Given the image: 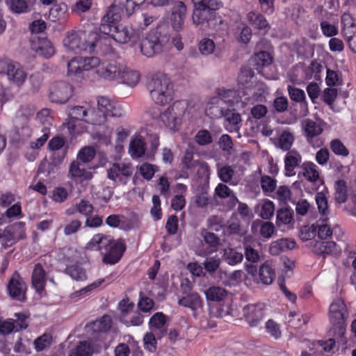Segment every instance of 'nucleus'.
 Instances as JSON below:
<instances>
[{
    "mask_svg": "<svg viewBox=\"0 0 356 356\" xmlns=\"http://www.w3.org/2000/svg\"><path fill=\"white\" fill-rule=\"evenodd\" d=\"M186 6L182 1H178L173 7L171 15V24L173 29L176 31H180L184 25Z\"/></svg>",
    "mask_w": 356,
    "mask_h": 356,
    "instance_id": "obj_19",
    "label": "nucleus"
},
{
    "mask_svg": "<svg viewBox=\"0 0 356 356\" xmlns=\"http://www.w3.org/2000/svg\"><path fill=\"white\" fill-rule=\"evenodd\" d=\"M175 113H161L160 117L165 125L170 129L177 131L181 123V118L176 117Z\"/></svg>",
    "mask_w": 356,
    "mask_h": 356,
    "instance_id": "obj_37",
    "label": "nucleus"
},
{
    "mask_svg": "<svg viewBox=\"0 0 356 356\" xmlns=\"http://www.w3.org/2000/svg\"><path fill=\"white\" fill-rule=\"evenodd\" d=\"M95 156V149L88 146L82 148L78 153L77 159L83 163L91 161Z\"/></svg>",
    "mask_w": 356,
    "mask_h": 356,
    "instance_id": "obj_53",
    "label": "nucleus"
},
{
    "mask_svg": "<svg viewBox=\"0 0 356 356\" xmlns=\"http://www.w3.org/2000/svg\"><path fill=\"white\" fill-rule=\"evenodd\" d=\"M32 48L38 55L44 58H49L54 54L51 42L45 38H38L37 41L33 42Z\"/></svg>",
    "mask_w": 356,
    "mask_h": 356,
    "instance_id": "obj_25",
    "label": "nucleus"
},
{
    "mask_svg": "<svg viewBox=\"0 0 356 356\" xmlns=\"http://www.w3.org/2000/svg\"><path fill=\"white\" fill-rule=\"evenodd\" d=\"M97 107L99 111H115L124 109L121 104L105 97H100L97 99Z\"/></svg>",
    "mask_w": 356,
    "mask_h": 356,
    "instance_id": "obj_32",
    "label": "nucleus"
},
{
    "mask_svg": "<svg viewBox=\"0 0 356 356\" xmlns=\"http://www.w3.org/2000/svg\"><path fill=\"white\" fill-rule=\"evenodd\" d=\"M341 23L343 26V33L347 39L349 47L353 52H355V42H353V44L352 43L355 33L354 19L350 14L344 13L341 17Z\"/></svg>",
    "mask_w": 356,
    "mask_h": 356,
    "instance_id": "obj_20",
    "label": "nucleus"
},
{
    "mask_svg": "<svg viewBox=\"0 0 356 356\" xmlns=\"http://www.w3.org/2000/svg\"><path fill=\"white\" fill-rule=\"evenodd\" d=\"M166 322V316L163 312H156L149 318V329H161L165 325Z\"/></svg>",
    "mask_w": 356,
    "mask_h": 356,
    "instance_id": "obj_46",
    "label": "nucleus"
},
{
    "mask_svg": "<svg viewBox=\"0 0 356 356\" xmlns=\"http://www.w3.org/2000/svg\"><path fill=\"white\" fill-rule=\"evenodd\" d=\"M73 88L65 81L55 82L51 87L49 99L56 104H65L72 97Z\"/></svg>",
    "mask_w": 356,
    "mask_h": 356,
    "instance_id": "obj_14",
    "label": "nucleus"
},
{
    "mask_svg": "<svg viewBox=\"0 0 356 356\" xmlns=\"http://www.w3.org/2000/svg\"><path fill=\"white\" fill-rule=\"evenodd\" d=\"M222 260L230 266L240 264L243 259V254L235 248H227L223 250Z\"/></svg>",
    "mask_w": 356,
    "mask_h": 356,
    "instance_id": "obj_30",
    "label": "nucleus"
},
{
    "mask_svg": "<svg viewBox=\"0 0 356 356\" xmlns=\"http://www.w3.org/2000/svg\"><path fill=\"white\" fill-rule=\"evenodd\" d=\"M329 318L333 325L334 336L339 337V340L343 343H346L344 337L346 332L345 319L348 316V310L344 301L337 298L333 300L329 309Z\"/></svg>",
    "mask_w": 356,
    "mask_h": 356,
    "instance_id": "obj_8",
    "label": "nucleus"
},
{
    "mask_svg": "<svg viewBox=\"0 0 356 356\" xmlns=\"http://www.w3.org/2000/svg\"><path fill=\"white\" fill-rule=\"evenodd\" d=\"M140 312L139 310L131 312L128 316H124L121 322L129 327L140 326L144 322V316Z\"/></svg>",
    "mask_w": 356,
    "mask_h": 356,
    "instance_id": "obj_39",
    "label": "nucleus"
},
{
    "mask_svg": "<svg viewBox=\"0 0 356 356\" xmlns=\"http://www.w3.org/2000/svg\"><path fill=\"white\" fill-rule=\"evenodd\" d=\"M64 273L76 281H85L87 279L86 270L79 262L67 265Z\"/></svg>",
    "mask_w": 356,
    "mask_h": 356,
    "instance_id": "obj_29",
    "label": "nucleus"
},
{
    "mask_svg": "<svg viewBox=\"0 0 356 356\" xmlns=\"http://www.w3.org/2000/svg\"><path fill=\"white\" fill-rule=\"evenodd\" d=\"M133 172L131 163H113L107 170V177L118 184L126 185Z\"/></svg>",
    "mask_w": 356,
    "mask_h": 356,
    "instance_id": "obj_11",
    "label": "nucleus"
},
{
    "mask_svg": "<svg viewBox=\"0 0 356 356\" xmlns=\"http://www.w3.org/2000/svg\"><path fill=\"white\" fill-rule=\"evenodd\" d=\"M253 61L257 66V70H259L261 67L270 65L273 61V57L268 52L261 51L254 54Z\"/></svg>",
    "mask_w": 356,
    "mask_h": 356,
    "instance_id": "obj_41",
    "label": "nucleus"
},
{
    "mask_svg": "<svg viewBox=\"0 0 356 356\" xmlns=\"http://www.w3.org/2000/svg\"><path fill=\"white\" fill-rule=\"evenodd\" d=\"M260 235L263 238H270L274 234L275 229L273 222H261L260 221Z\"/></svg>",
    "mask_w": 356,
    "mask_h": 356,
    "instance_id": "obj_62",
    "label": "nucleus"
},
{
    "mask_svg": "<svg viewBox=\"0 0 356 356\" xmlns=\"http://www.w3.org/2000/svg\"><path fill=\"white\" fill-rule=\"evenodd\" d=\"M274 211L275 205L273 202L270 200H267L261 207L260 216L263 219L268 220L273 216Z\"/></svg>",
    "mask_w": 356,
    "mask_h": 356,
    "instance_id": "obj_61",
    "label": "nucleus"
},
{
    "mask_svg": "<svg viewBox=\"0 0 356 356\" xmlns=\"http://www.w3.org/2000/svg\"><path fill=\"white\" fill-rule=\"evenodd\" d=\"M208 301L221 302L227 296V291L220 286H211L204 292Z\"/></svg>",
    "mask_w": 356,
    "mask_h": 356,
    "instance_id": "obj_34",
    "label": "nucleus"
},
{
    "mask_svg": "<svg viewBox=\"0 0 356 356\" xmlns=\"http://www.w3.org/2000/svg\"><path fill=\"white\" fill-rule=\"evenodd\" d=\"M134 306V303L127 296H125L119 302L118 309L120 311V321L124 318V316H128L129 313L133 312Z\"/></svg>",
    "mask_w": 356,
    "mask_h": 356,
    "instance_id": "obj_42",
    "label": "nucleus"
},
{
    "mask_svg": "<svg viewBox=\"0 0 356 356\" xmlns=\"http://www.w3.org/2000/svg\"><path fill=\"white\" fill-rule=\"evenodd\" d=\"M238 204V207L237 209V213L242 217V218H250L252 212L250 209L248 207V206L245 203L241 202L238 200L236 197L234 195H232L230 197L229 199V207L230 209L234 207L236 204Z\"/></svg>",
    "mask_w": 356,
    "mask_h": 356,
    "instance_id": "obj_40",
    "label": "nucleus"
},
{
    "mask_svg": "<svg viewBox=\"0 0 356 356\" xmlns=\"http://www.w3.org/2000/svg\"><path fill=\"white\" fill-rule=\"evenodd\" d=\"M315 200L319 213L323 216H327L329 213V207L325 194L323 192L317 193L315 195Z\"/></svg>",
    "mask_w": 356,
    "mask_h": 356,
    "instance_id": "obj_47",
    "label": "nucleus"
},
{
    "mask_svg": "<svg viewBox=\"0 0 356 356\" xmlns=\"http://www.w3.org/2000/svg\"><path fill=\"white\" fill-rule=\"evenodd\" d=\"M170 35L169 28L166 25L158 26L147 35L140 44V50L147 57H152L163 51V47L169 42Z\"/></svg>",
    "mask_w": 356,
    "mask_h": 356,
    "instance_id": "obj_7",
    "label": "nucleus"
},
{
    "mask_svg": "<svg viewBox=\"0 0 356 356\" xmlns=\"http://www.w3.org/2000/svg\"><path fill=\"white\" fill-rule=\"evenodd\" d=\"M145 152V143L143 138H134L129 145V153L133 159L142 157Z\"/></svg>",
    "mask_w": 356,
    "mask_h": 356,
    "instance_id": "obj_33",
    "label": "nucleus"
},
{
    "mask_svg": "<svg viewBox=\"0 0 356 356\" xmlns=\"http://www.w3.org/2000/svg\"><path fill=\"white\" fill-rule=\"evenodd\" d=\"M111 319L107 316H103L99 321L94 323V330L98 332H106L111 330Z\"/></svg>",
    "mask_w": 356,
    "mask_h": 356,
    "instance_id": "obj_50",
    "label": "nucleus"
},
{
    "mask_svg": "<svg viewBox=\"0 0 356 356\" xmlns=\"http://www.w3.org/2000/svg\"><path fill=\"white\" fill-rule=\"evenodd\" d=\"M244 255L246 260L252 264L257 263L259 261L260 255L257 250H255L250 244H244Z\"/></svg>",
    "mask_w": 356,
    "mask_h": 356,
    "instance_id": "obj_54",
    "label": "nucleus"
},
{
    "mask_svg": "<svg viewBox=\"0 0 356 356\" xmlns=\"http://www.w3.org/2000/svg\"><path fill=\"white\" fill-rule=\"evenodd\" d=\"M152 207L151 208L150 213L153 219L156 221L161 219L162 211L161 208V200L158 195H154L152 197Z\"/></svg>",
    "mask_w": 356,
    "mask_h": 356,
    "instance_id": "obj_57",
    "label": "nucleus"
},
{
    "mask_svg": "<svg viewBox=\"0 0 356 356\" xmlns=\"http://www.w3.org/2000/svg\"><path fill=\"white\" fill-rule=\"evenodd\" d=\"M86 249L99 252L102 257L103 263L113 265L122 257L127 250V245L124 239H114L111 235L98 233L87 243Z\"/></svg>",
    "mask_w": 356,
    "mask_h": 356,
    "instance_id": "obj_3",
    "label": "nucleus"
},
{
    "mask_svg": "<svg viewBox=\"0 0 356 356\" xmlns=\"http://www.w3.org/2000/svg\"><path fill=\"white\" fill-rule=\"evenodd\" d=\"M201 236L204 242L211 248H216L220 243V239L216 234L206 229L201 232Z\"/></svg>",
    "mask_w": 356,
    "mask_h": 356,
    "instance_id": "obj_51",
    "label": "nucleus"
},
{
    "mask_svg": "<svg viewBox=\"0 0 356 356\" xmlns=\"http://www.w3.org/2000/svg\"><path fill=\"white\" fill-rule=\"evenodd\" d=\"M178 304L180 306L189 308L192 311H196L202 307V300L197 292H193L179 298Z\"/></svg>",
    "mask_w": 356,
    "mask_h": 356,
    "instance_id": "obj_23",
    "label": "nucleus"
},
{
    "mask_svg": "<svg viewBox=\"0 0 356 356\" xmlns=\"http://www.w3.org/2000/svg\"><path fill=\"white\" fill-rule=\"evenodd\" d=\"M266 329L267 332L274 339H277L281 337V330L279 325L272 319H269L266 323Z\"/></svg>",
    "mask_w": 356,
    "mask_h": 356,
    "instance_id": "obj_60",
    "label": "nucleus"
},
{
    "mask_svg": "<svg viewBox=\"0 0 356 356\" xmlns=\"http://www.w3.org/2000/svg\"><path fill=\"white\" fill-rule=\"evenodd\" d=\"M293 211L289 208H282L277 210L276 215V225L278 227L282 225L293 224Z\"/></svg>",
    "mask_w": 356,
    "mask_h": 356,
    "instance_id": "obj_31",
    "label": "nucleus"
},
{
    "mask_svg": "<svg viewBox=\"0 0 356 356\" xmlns=\"http://www.w3.org/2000/svg\"><path fill=\"white\" fill-rule=\"evenodd\" d=\"M248 19L249 22L254 25L258 29L264 30L269 29L267 20L260 14L250 13L248 15Z\"/></svg>",
    "mask_w": 356,
    "mask_h": 356,
    "instance_id": "obj_45",
    "label": "nucleus"
},
{
    "mask_svg": "<svg viewBox=\"0 0 356 356\" xmlns=\"http://www.w3.org/2000/svg\"><path fill=\"white\" fill-rule=\"evenodd\" d=\"M275 270L273 266L272 261H266L259 267L258 277L259 281L266 285L273 283L275 279Z\"/></svg>",
    "mask_w": 356,
    "mask_h": 356,
    "instance_id": "obj_21",
    "label": "nucleus"
},
{
    "mask_svg": "<svg viewBox=\"0 0 356 356\" xmlns=\"http://www.w3.org/2000/svg\"><path fill=\"white\" fill-rule=\"evenodd\" d=\"M302 161V156L295 150H289L284 157V175L292 177L296 175V168L299 166Z\"/></svg>",
    "mask_w": 356,
    "mask_h": 356,
    "instance_id": "obj_18",
    "label": "nucleus"
},
{
    "mask_svg": "<svg viewBox=\"0 0 356 356\" xmlns=\"http://www.w3.org/2000/svg\"><path fill=\"white\" fill-rule=\"evenodd\" d=\"M321 28L323 35L327 37H332L338 33L337 26L325 20L321 21Z\"/></svg>",
    "mask_w": 356,
    "mask_h": 356,
    "instance_id": "obj_64",
    "label": "nucleus"
},
{
    "mask_svg": "<svg viewBox=\"0 0 356 356\" xmlns=\"http://www.w3.org/2000/svg\"><path fill=\"white\" fill-rule=\"evenodd\" d=\"M225 114V129L230 133L238 132L240 129L241 118L239 113H221Z\"/></svg>",
    "mask_w": 356,
    "mask_h": 356,
    "instance_id": "obj_28",
    "label": "nucleus"
},
{
    "mask_svg": "<svg viewBox=\"0 0 356 356\" xmlns=\"http://www.w3.org/2000/svg\"><path fill=\"white\" fill-rule=\"evenodd\" d=\"M7 290L13 300L20 302H24L26 300L27 285L17 271H15L12 275L7 285Z\"/></svg>",
    "mask_w": 356,
    "mask_h": 356,
    "instance_id": "obj_13",
    "label": "nucleus"
},
{
    "mask_svg": "<svg viewBox=\"0 0 356 356\" xmlns=\"http://www.w3.org/2000/svg\"><path fill=\"white\" fill-rule=\"evenodd\" d=\"M244 318L251 327L257 326L264 316V305L249 304L243 308Z\"/></svg>",
    "mask_w": 356,
    "mask_h": 356,
    "instance_id": "obj_15",
    "label": "nucleus"
},
{
    "mask_svg": "<svg viewBox=\"0 0 356 356\" xmlns=\"http://www.w3.org/2000/svg\"><path fill=\"white\" fill-rule=\"evenodd\" d=\"M14 316L16 318L14 320L15 332H19L25 330L29 326V315L26 313H15Z\"/></svg>",
    "mask_w": 356,
    "mask_h": 356,
    "instance_id": "obj_49",
    "label": "nucleus"
},
{
    "mask_svg": "<svg viewBox=\"0 0 356 356\" xmlns=\"http://www.w3.org/2000/svg\"><path fill=\"white\" fill-rule=\"evenodd\" d=\"M154 301L147 296L143 291L139 293V298L137 304L138 309L143 313H150L154 307Z\"/></svg>",
    "mask_w": 356,
    "mask_h": 356,
    "instance_id": "obj_38",
    "label": "nucleus"
},
{
    "mask_svg": "<svg viewBox=\"0 0 356 356\" xmlns=\"http://www.w3.org/2000/svg\"><path fill=\"white\" fill-rule=\"evenodd\" d=\"M195 141L200 145H207L212 143V137L207 129H201L195 135Z\"/></svg>",
    "mask_w": 356,
    "mask_h": 356,
    "instance_id": "obj_59",
    "label": "nucleus"
},
{
    "mask_svg": "<svg viewBox=\"0 0 356 356\" xmlns=\"http://www.w3.org/2000/svg\"><path fill=\"white\" fill-rule=\"evenodd\" d=\"M25 238L26 233L22 222L7 226L3 230L0 229V243L5 249Z\"/></svg>",
    "mask_w": 356,
    "mask_h": 356,
    "instance_id": "obj_10",
    "label": "nucleus"
},
{
    "mask_svg": "<svg viewBox=\"0 0 356 356\" xmlns=\"http://www.w3.org/2000/svg\"><path fill=\"white\" fill-rule=\"evenodd\" d=\"M139 171L144 179L150 180L157 171V167L152 164L145 163L140 166Z\"/></svg>",
    "mask_w": 356,
    "mask_h": 356,
    "instance_id": "obj_55",
    "label": "nucleus"
},
{
    "mask_svg": "<svg viewBox=\"0 0 356 356\" xmlns=\"http://www.w3.org/2000/svg\"><path fill=\"white\" fill-rule=\"evenodd\" d=\"M34 0H6L8 8L14 13H22L29 11V7Z\"/></svg>",
    "mask_w": 356,
    "mask_h": 356,
    "instance_id": "obj_36",
    "label": "nucleus"
},
{
    "mask_svg": "<svg viewBox=\"0 0 356 356\" xmlns=\"http://www.w3.org/2000/svg\"><path fill=\"white\" fill-rule=\"evenodd\" d=\"M234 175V170L230 165H224L218 170V175L220 179L225 182H229Z\"/></svg>",
    "mask_w": 356,
    "mask_h": 356,
    "instance_id": "obj_56",
    "label": "nucleus"
},
{
    "mask_svg": "<svg viewBox=\"0 0 356 356\" xmlns=\"http://www.w3.org/2000/svg\"><path fill=\"white\" fill-rule=\"evenodd\" d=\"M150 95L154 103L159 106L168 104L173 96V88L168 77L159 75L149 83Z\"/></svg>",
    "mask_w": 356,
    "mask_h": 356,
    "instance_id": "obj_9",
    "label": "nucleus"
},
{
    "mask_svg": "<svg viewBox=\"0 0 356 356\" xmlns=\"http://www.w3.org/2000/svg\"><path fill=\"white\" fill-rule=\"evenodd\" d=\"M304 131L307 141L312 145L314 137L322 134L323 129L321 126L316 122L307 119L304 122Z\"/></svg>",
    "mask_w": 356,
    "mask_h": 356,
    "instance_id": "obj_26",
    "label": "nucleus"
},
{
    "mask_svg": "<svg viewBox=\"0 0 356 356\" xmlns=\"http://www.w3.org/2000/svg\"><path fill=\"white\" fill-rule=\"evenodd\" d=\"M122 8L112 4L102 19L99 31L104 35L111 36L119 43L124 44L129 41L136 42L140 38L138 30L122 24L116 25L121 19Z\"/></svg>",
    "mask_w": 356,
    "mask_h": 356,
    "instance_id": "obj_2",
    "label": "nucleus"
},
{
    "mask_svg": "<svg viewBox=\"0 0 356 356\" xmlns=\"http://www.w3.org/2000/svg\"><path fill=\"white\" fill-rule=\"evenodd\" d=\"M215 49L213 41L209 38H204L200 42L199 49L204 55H209L213 53Z\"/></svg>",
    "mask_w": 356,
    "mask_h": 356,
    "instance_id": "obj_63",
    "label": "nucleus"
},
{
    "mask_svg": "<svg viewBox=\"0 0 356 356\" xmlns=\"http://www.w3.org/2000/svg\"><path fill=\"white\" fill-rule=\"evenodd\" d=\"M218 8L217 0H204L196 3L193 14V24L204 31L209 29L224 31L226 24L220 17L216 16V11Z\"/></svg>",
    "mask_w": 356,
    "mask_h": 356,
    "instance_id": "obj_4",
    "label": "nucleus"
},
{
    "mask_svg": "<svg viewBox=\"0 0 356 356\" xmlns=\"http://www.w3.org/2000/svg\"><path fill=\"white\" fill-rule=\"evenodd\" d=\"M58 168V166L54 161H50L44 159L38 166V174H45L47 176H49L51 174H54Z\"/></svg>",
    "mask_w": 356,
    "mask_h": 356,
    "instance_id": "obj_44",
    "label": "nucleus"
},
{
    "mask_svg": "<svg viewBox=\"0 0 356 356\" xmlns=\"http://www.w3.org/2000/svg\"><path fill=\"white\" fill-rule=\"evenodd\" d=\"M330 147L336 155L347 156L349 154L348 149L339 139L336 138L331 140Z\"/></svg>",
    "mask_w": 356,
    "mask_h": 356,
    "instance_id": "obj_48",
    "label": "nucleus"
},
{
    "mask_svg": "<svg viewBox=\"0 0 356 356\" xmlns=\"http://www.w3.org/2000/svg\"><path fill=\"white\" fill-rule=\"evenodd\" d=\"M300 171L298 176L301 175L308 181L316 183L319 179V171L318 166L312 161H305L300 165Z\"/></svg>",
    "mask_w": 356,
    "mask_h": 356,
    "instance_id": "obj_22",
    "label": "nucleus"
},
{
    "mask_svg": "<svg viewBox=\"0 0 356 356\" xmlns=\"http://www.w3.org/2000/svg\"><path fill=\"white\" fill-rule=\"evenodd\" d=\"M254 72L250 69H243L241 71L238 77V85L240 88L237 91L231 89L219 88L217 90V96L210 97L204 108L205 111L208 110H217V111H236L245 107V100L249 99L245 97L242 100V95H250L252 83L251 79Z\"/></svg>",
    "mask_w": 356,
    "mask_h": 356,
    "instance_id": "obj_1",
    "label": "nucleus"
},
{
    "mask_svg": "<svg viewBox=\"0 0 356 356\" xmlns=\"http://www.w3.org/2000/svg\"><path fill=\"white\" fill-rule=\"evenodd\" d=\"M334 200L338 204L345 203L348 199V188L346 181L339 179L334 183Z\"/></svg>",
    "mask_w": 356,
    "mask_h": 356,
    "instance_id": "obj_35",
    "label": "nucleus"
},
{
    "mask_svg": "<svg viewBox=\"0 0 356 356\" xmlns=\"http://www.w3.org/2000/svg\"><path fill=\"white\" fill-rule=\"evenodd\" d=\"M95 352V345L92 341H81L70 350L68 356H92Z\"/></svg>",
    "mask_w": 356,
    "mask_h": 356,
    "instance_id": "obj_24",
    "label": "nucleus"
},
{
    "mask_svg": "<svg viewBox=\"0 0 356 356\" xmlns=\"http://www.w3.org/2000/svg\"><path fill=\"white\" fill-rule=\"evenodd\" d=\"M192 109H200V104L196 99L191 100H179L174 102L165 111H186Z\"/></svg>",
    "mask_w": 356,
    "mask_h": 356,
    "instance_id": "obj_27",
    "label": "nucleus"
},
{
    "mask_svg": "<svg viewBox=\"0 0 356 356\" xmlns=\"http://www.w3.org/2000/svg\"><path fill=\"white\" fill-rule=\"evenodd\" d=\"M103 39L96 32L87 33L84 31H71L63 40L64 46L76 54L92 53L102 44Z\"/></svg>",
    "mask_w": 356,
    "mask_h": 356,
    "instance_id": "obj_6",
    "label": "nucleus"
},
{
    "mask_svg": "<svg viewBox=\"0 0 356 356\" xmlns=\"http://www.w3.org/2000/svg\"><path fill=\"white\" fill-rule=\"evenodd\" d=\"M0 74H7L8 79L17 85L22 84L26 76L19 63L8 59L0 60Z\"/></svg>",
    "mask_w": 356,
    "mask_h": 356,
    "instance_id": "obj_12",
    "label": "nucleus"
},
{
    "mask_svg": "<svg viewBox=\"0 0 356 356\" xmlns=\"http://www.w3.org/2000/svg\"><path fill=\"white\" fill-rule=\"evenodd\" d=\"M145 349L154 353L156 350L157 341L154 334L152 332H147L143 337Z\"/></svg>",
    "mask_w": 356,
    "mask_h": 356,
    "instance_id": "obj_58",
    "label": "nucleus"
},
{
    "mask_svg": "<svg viewBox=\"0 0 356 356\" xmlns=\"http://www.w3.org/2000/svg\"><path fill=\"white\" fill-rule=\"evenodd\" d=\"M97 74L105 80L122 83L131 87L135 86L140 79L136 71L130 70L120 60L104 62L97 69Z\"/></svg>",
    "mask_w": 356,
    "mask_h": 356,
    "instance_id": "obj_5",
    "label": "nucleus"
},
{
    "mask_svg": "<svg viewBox=\"0 0 356 356\" xmlns=\"http://www.w3.org/2000/svg\"><path fill=\"white\" fill-rule=\"evenodd\" d=\"M52 336L50 334L44 333L34 340L35 349L38 352L49 348L52 343Z\"/></svg>",
    "mask_w": 356,
    "mask_h": 356,
    "instance_id": "obj_43",
    "label": "nucleus"
},
{
    "mask_svg": "<svg viewBox=\"0 0 356 356\" xmlns=\"http://www.w3.org/2000/svg\"><path fill=\"white\" fill-rule=\"evenodd\" d=\"M277 186V180L268 175H264L261 178V187L264 192L271 193L275 191Z\"/></svg>",
    "mask_w": 356,
    "mask_h": 356,
    "instance_id": "obj_52",
    "label": "nucleus"
},
{
    "mask_svg": "<svg viewBox=\"0 0 356 356\" xmlns=\"http://www.w3.org/2000/svg\"><path fill=\"white\" fill-rule=\"evenodd\" d=\"M31 284L38 294H41L44 291L47 284V273L40 263L34 266L31 275Z\"/></svg>",
    "mask_w": 356,
    "mask_h": 356,
    "instance_id": "obj_16",
    "label": "nucleus"
},
{
    "mask_svg": "<svg viewBox=\"0 0 356 356\" xmlns=\"http://www.w3.org/2000/svg\"><path fill=\"white\" fill-rule=\"evenodd\" d=\"M313 252L319 256L337 257L341 253V248L334 241H316L313 247Z\"/></svg>",
    "mask_w": 356,
    "mask_h": 356,
    "instance_id": "obj_17",
    "label": "nucleus"
}]
</instances>
